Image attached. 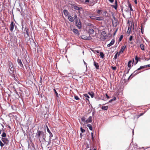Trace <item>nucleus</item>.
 Instances as JSON below:
<instances>
[{"label":"nucleus","mask_w":150,"mask_h":150,"mask_svg":"<svg viewBox=\"0 0 150 150\" xmlns=\"http://www.w3.org/2000/svg\"><path fill=\"white\" fill-rule=\"evenodd\" d=\"M144 113H141L140 114L139 116H142V115H144Z\"/></svg>","instance_id":"6e6d98bb"},{"label":"nucleus","mask_w":150,"mask_h":150,"mask_svg":"<svg viewBox=\"0 0 150 150\" xmlns=\"http://www.w3.org/2000/svg\"><path fill=\"white\" fill-rule=\"evenodd\" d=\"M126 47V46H123L121 47V49L120 50V51L118 52V56L120 55L123 53Z\"/></svg>","instance_id":"f8f14e48"},{"label":"nucleus","mask_w":150,"mask_h":150,"mask_svg":"<svg viewBox=\"0 0 150 150\" xmlns=\"http://www.w3.org/2000/svg\"><path fill=\"white\" fill-rule=\"evenodd\" d=\"M54 93H55V94L56 96L57 97H59V95L58 94V93H57V92L56 91V90L55 89H54Z\"/></svg>","instance_id":"7c9ffc66"},{"label":"nucleus","mask_w":150,"mask_h":150,"mask_svg":"<svg viewBox=\"0 0 150 150\" xmlns=\"http://www.w3.org/2000/svg\"><path fill=\"white\" fill-rule=\"evenodd\" d=\"M18 64L20 65V68L22 69L23 67V65L21 61V59L18 58L17 59Z\"/></svg>","instance_id":"9d476101"},{"label":"nucleus","mask_w":150,"mask_h":150,"mask_svg":"<svg viewBox=\"0 0 150 150\" xmlns=\"http://www.w3.org/2000/svg\"><path fill=\"white\" fill-rule=\"evenodd\" d=\"M90 18L92 19H96V17L95 16H89Z\"/></svg>","instance_id":"473e14b6"},{"label":"nucleus","mask_w":150,"mask_h":150,"mask_svg":"<svg viewBox=\"0 0 150 150\" xmlns=\"http://www.w3.org/2000/svg\"><path fill=\"white\" fill-rule=\"evenodd\" d=\"M92 50L94 53H95L96 54H97V53H99V51L98 50Z\"/></svg>","instance_id":"c756f323"},{"label":"nucleus","mask_w":150,"mask_h":150,"mask_svg":"<svg viewBox=\"0 0 150 150\" xmlns=\"http://www.w3.org/2000/svg\"><path fill=\"white\" fill-rule=\"evenodd\" d=\"M24 31L26 32L27 35H25V38H28L29 36V29L27 27H25L24 29Z\"/></svg>","instance_id":"1a4fd4ad"},{"label":"nucleus","mask_w":150,"mask_h":150,"mask_svg":"<svg viewBox=\"0 0 150 150\" xmlns=\"http://www.w3.org/2000/svg\"><path fill=\"white\" fill-rule=\"evenodd\" d=\"M81 120L82 121H85V118L84 117H82L81 118Z\"/></svg>","instance_id":"09e8293b"},{"label":"nucleus","mask_w":150,"mask_h":150,"mask_svg":"<svg viewBox=\"0 0 150 150\" xmlns=\"http://www.w3.org/2000/svg\"><path fill=\"white\" fill-rule=\"evenodd\" d=\"M9 64L10 65L8 71L10 74H12L13 73L15 69L13 67V64L11 62H10Z\"/></svg>","instance_id":"f03ea898"},{"label":"nucleus","mask_w":150,"mask_h":150,"mask_svg":"<svg viewBox=\"0 0 150 150\" xmlns=\"http://www.w3.org/2000/svg\"><path fill=\"white\" fill-rule=\"evenodd\" d=\"M123 36L122 35H121L120 38H119V40L120 41H121L122 39L123 38Z\"/></svg>","instance_id":"c9c22d12"},{"label":"nucleus","mask_w":150,"mask_h":150,"mask_svg":"<svg viewBox=\"0 0 150 150\" xmlns=\"http://www.w3.org/2000/svg\"><path fill=\"white\" fill-rule=\"evenodd\" d=\"M101 35H103L104 39H105L106 38H105V37H106V36L105 32V31H103L101 33Z\"/></svg>","instance_id":"4be33fe9"},{"label":"nucleus","mask_w":150,"mask_h":150,"mask_svg":"<svg viewBox=\"0 0 150 150\" xmlns=\"http://www.w3.org/2000/svg\"><path fill=\"white\" fill-rule=\"evenodd\" d=\"M84 64H86V63L84 61Z\"/></svg>","instance_id":"774afa93"},{"label":"nucleus","mask_w":150,"mask_h":150,"mask_svg":"<svg viewBox=\"0 0 150 150\" xmlns=\"http://www.w3.org/2000/svg\"><path fill=\"white\" fill-rule=\"evenodd\" d=\"M115 41L114 39H112L110 43L107 45V47H109L112 45L114 43Z\"/></svg>","instance_id":"2eb2a0df"},{"label":"nucleus","mask_w":150,"mask_h":150,"mask_svg":"<svg viewBox=\"0 0 150 150\" xmlns=\"http://www.w3.org/2000/svg\"><path fill=\"white\" fill-rule=\"evenodd\" d=\"M68 19L71 22H73L74 20V18L73 17L71 16L70 15L68 16Z\"/></svg>","instance_id":"4468645a"},{"label":"nucleus","mask_w":150,"mask_h":150,"mask_svg":"<svg viewBox=\"0 0 150 150\" xmlns=\"http://www.w3.org/2000/svg\"><path fill=\"white\" fill-rule=\"evenodd\" d=\"M92 121V117L91 116H89L87 120L84 121L85 124L91 123Z\"/></svg>","instance_id":"6e6552de"},{"label":"nucleus","mask_w":150,"mask_h":150,"mask_svg":"<svg viewBox=\"0 0 150 150\" xmlns=\"http://www.w3.org/2000/svg\"><path fill=\"white\" fill-rule=\"evenodd\" d=\"M114 8L115 9H116L117 8V6H115L114 7Z\"/></svg>","instance_id":"052dcab7"},{"label":"nucleus","mask_w":150,"mask_h":150,"mask_svg":"<svg viewBox=\"0 0 150 150\" xmlns=\"http://www.w3.org/2000/svg\"><path fill=\"white\" fill-rule=\"evenodd\" d=\"M84 98L87 100H88V99L89 98V96L86 94H83Z\"/></svg>","instance_id":"412c9836"},{"label":"nucleus","mask_w":150,"mask_h":150,"mask_svg":"<svg viewBox=\"0 0 150 150\" xmlns=\"http://www.w3.org/2000/svg\"><path fill=\"white\" fill-rule=\"evenodd\" d=\"M138 57H137V56H136L135 58V60L137 61L136 63H137L138 61Z\"/></svg>","instance_id":"8fccbe9b"},{"label":"nucleus","mask_w":150,"mask_h":150,"mask_svg":"<svg viewBox=\"0 0 150 150\" xmlns=\"http://www.w3.org/2000/svg\"><path fill=\"white\" fill-rule=\"evenodd\" d=\"M80 136H81V137H82V134L81 133L80 134Z\"/></svg>","instance_id":"680f3d73"},{"label":"nucleus","mask_w":150,"mask_h":150,"mask_svg":"<svg viewBox=\"0 0 150 150\" xmlns=\"http://www.w3.org/2000/svg\"><path fill=\"white\" fill-rule=\"evenodd\" d=\"M129 69H128V70H127V74H128V73L129 72Z\"/></svg>","instance_id":"bf43d9fd"},{"label":"nucleus","mask_w":150,"mask_h":150,"mask_svg":"<svg viewBox=\"0 0 150 150\" xmlns=\"http://www.w3.org/2000/svg\"><path fill=\"white\" fill-rule=\"evenodd\" d=\"M104 13L106 14V13H107V11H105L104 12Z\"/></svg>","instance_id":"69168bd1"},{"label":"nucleus","mask_w":150,"mask_h":150,"mask_svg":"<svg viewBox=\"0 0 150 150\" xmlns=\"http://www.w3.org/2000/svg\"><path fill=\"white\" fill-rule=\"evenodd\" d=\"M115 4L116 6L117 5V2L116 0L115 1Z\"/></svg>","instance_id":"4d7b16f0"},{"label":"nucleus","mask_w":150,"mask_h":150,"mask_svg":"<svg viewBox=\"0 0 150 150\" xmlns=\"http://www.w3.org/2000/svg\"><path fill=\"white\" fill-rule=\"evenodd\" d=\"M140 47L142 50H144V45H143L142 44H141L140 45Z\"/></svg>","instance_id":"b1692460"},{"label":"nucleus","mask_w":150,"mask_h":150,"mask_svg":"<svg viewBox=\"0 0 150 150\" xmlns=\"http://www.w3.org/2000/svg\"><path fill=\"white\" fill-rule=\"evenodd\" d=\"M46 127H47V131L49 134V137H50L49 139L50 140L51 137H53V134H52V133L50 131V130H49V129L48 128V127L47 126H46Z\"/></svg>","instance_id":"9b49d317"},{"label":"nucleus","mask_w":150,"mask_h":150,"mask_svg":"<svg viewBox=\"0 0 150 150\" xmlns=\"http://www.w3.org/2000/svg\"><path fill=\"white\" fill-rule=\"evenodd\" d=\"M42 131H39L38 130H37V132L36 133V137L37 139H38L39 141L41 142L40 140V136L41 135H42Z\"/></svg>","instance_id":"7ed1b4c3"},{"label":"nucleus","mask_w":150,"mask_h":150,"mask_svg":"<svg viewBox=\"0 0 150 150\" xmlns=\"http://www.w3.org/2000/svg\"><path fill=\"white\" fill-rule=\"evenodd\" d=\"M132 63V61H131V60H130L128 62V67H129V68H130L131 67V63Z\"/></svg>","instance_id":"bb28decb"},{"label":"nucleus","mask_w":150,"mask_h":150,"mask_svg":"<svg viewBox=\"0 0 150 150\" xmlns=\"http://www.w3.org/2000/svg\"><path fill=\"white\" fill-rule=\"evenodd\" d=\"M108 108V107L107 106H103L102 109L105 110H107Z\"/></svg>","instance_id":"a878e982"},{"label":"nucleus","mask_w":150,"mask_h":150,"mask_svg":"<svg viewBox=\"0 0 150 150\" xmlns=\"http://www.w3.org/2000/svg\"><path fill=\"white\" fill-rule=\"evenodd\" d=\"M1 136L2 138H5L6 136V134L5 132H3Z\"/></svg>","instance_id":"cd10ccee"},{"label":"nucleus","mask_w":150,"mask_h":150,"mask_svg":"<svg viewBox=\"0 0 150 150\" xmlns=\"http://www.w3.org/2000/svg\"><path fill=\"white\" fill-rule=\"evenodd\" d=\"M74 98L76 100H78L79 99V97L77 96H75Z\"/></svg>","instance_id":"58836bf2"},{"label":"nucleus","mask_w":150,"mask_h":150,"mask_svg":"<svg viewBox=\"0 0 150 150\" xmlns=\"http://www.w3.org/2000/svg\"><path fill=\"white\" fill-rule=\"evenodd\" d=\"M111 68L112 69V70H115L116 69V67H115L112 66Z\"/></svg>","instance_id":"ea45409f"},{"label":"nucleus","mask_w":150,"mask_h":150,"mask_svg":"<svg viewBox=\"0 0 150 150\" xmlns=\"http://www.w3.org/2000/svg\"><path fill=\"white\" fill-rule=\"evenodd\" d=\"M94 65L95 66L96 69H99V65L98 63H96V62H94Z\"/></svg>","instance_id":"aec40b11"},{"label":"nucleus","mask_w":150,"mask_h":150,"mask_svg":"<svg viewBox=\"0 0 150 150\" xmlns=\"http://www.w3.org/2000/svg\"><path fill=\"white\" fill-rule=\"evenodd\" d=\"M116 99V98L115 97L113 99H111L109 101V102L110 103L113 101H114Z\"/></svg>","instance_id":"2f4dec72"},{"label":"nucleus","mask_w":150,"mask_h":150,"mask_svg":"<svg viewBox=\"0 0 150 150\" xmlns=\"http://www.w3.org/2000/svg\"><path fill=\"white\" fill-rule=\"evenodd\" d=\"M88 94L90 95L91 96V97L92 98H93V93L91 92V93H88Z\"/></svg>","instance_id":"72a5a7b5"},{"label":"nucleus","mask_w":150,"mask_h":150,"mask_svg":"<svg viewBox=\"0 0 150 150\" xmlns=\"http://www.w3.org/2000/svg\"><path fill=\"white\" fill-rule=\"evenodd\" d=\"M1 140L4 144L6 145L8 144L9 142V140L6 138H2Z\"/></svg>","instance_id":"423d86ee"},{"label":"nucleus","mask_w":150,"mask_h":150,"mask_svg":"<svg viewBox=\"0 0 150 150\" xmlns=\"http://www.w3.org/2000/svg\"><path fill=\"white\" fill-rule=\"evenodd\" d=\"M85 3H88L89 2V0H85Z\"/></svg>","instance_id":"864d4df0"},{"label":"nucleus","mask_w":150,"mask_h":150,"mask_svg":"<svg viewBox=\"0 0 150 150\" xmlns=\"http://www.w3.org/2000/svg\"><path fill=\"white\" fill-rule=\"evenodd\" d=\"M132 134L133 135H134V130H133V131H132Z\"/></svg>","instance_id":"0e129e2a"},{"label":"nucleus","mask_w":150,"mask_h":150,"mask_svg":"<svg viewBox=\"0 0 150 150\" xmlns=\"http://www.w3.org/2000/svg\"><path fill=\"white\" fill-rule=\"evenodd\" d=\"M42 135H41L40 136V139L41 138H42L43 139V140L44 141H45V138H46V135L45 134V133L43 132H42Z\"/></svg>","instance_id":"ddd939ff"},{"label":"nucleus","mask_w":150,"mask_h":150,"mask_svg":"<svg viewBox=\"0 0 150 150\" xmlns=\"http://www.w3.org/2000/svg\"><path fill=\"white\" fill-rule=\"evenodd\" d=\"M74 17V20H75V19H76V18H77V16L75 14V15H74V17Z\"/></svg>","instance_id":"3c124183"},{"label":"nucleus","mask_w":150,"mask_h":150,"mask_svg":"<svg viewBox=\"0 0 150 150\" xmlns=\"http://www.w3.org/2000/svg\"><path fill=\"white\" fill-rule=\"evenodd\" d=\"M14 23L13 22H12L10 24V30L12 31L14 29Z\"/></svg>","instance_id":"dca6fc26"},{"label":"nucleus","mask_w":150,"mask_h":150,"mask_svg":"<svg viewBox=\"0 0 150 150\" xmlns=\"http://www.w3.org/2000/svg\"><path fill=\"white\" fill-rule=\"evenodd\" d=\"M100 57L102 58H103L104 57V54L103 52H100Z\"/></svg>","instance_id":"c85d7f7f"},{"label":"nucleus","mask_w":150,"mask_h":150,"mask_svg":"<svg viewBox=\"0 0 150 150\" xmlns=\"http://www.w3.org/2000/svg\"><path fill=\"white\" fill-rule=\"evenodd\" d=\"M86 126L88 127L89 129L90 130H92V129H93L92 127V125L91 124H88Z\"/></svg>","instance_id":"5701e85b"},{"label":"nucleus","mask_w":150,"mask_h":150,"mask_svg":"<svg viewBox=\"0 0 150 150\" xmlns=\"http://www.w3.org/2000/svg\"><path fill=\"white\" fill-rule=\"evenodd\" d=\"M96 19L98 21H102L103 18L102 17H96Z\"/></svg>","instance_id":"393cba45"},{"label":"nucleus","mask_w":150,"mask_h":150,"mask_svg":"<svg viewBox=\"0 0 150 150\" xmlns=\"http://www.w3.org/2000/svg\"><path fill=\"white\" fill-rule=\"evenodd\" d=\"M73 31L75 34H77L78 35H79V34L78 30L76 29H74L73 30Z\"/></svg>","instance_id":"6ab92c4d"},{"label":"nucleus","mask_w":150,"mask_h":150,"mask_svg":"<svg viewBox=\"0 0 150 150\" xmlns=\"http://www.w3.org/2000/svg\"><path fill=\"white\" fill-rule=\"evenodd\" d=\"M3 127V128H2V129H3V128L4 127V126L3 125H1Z\"/></svg>","instance_id":"e2e57ef3"},{"label":"nucleus","mask_w":150,"mask_h":150,"mask_svg":"<svg viewBox=\"0 0 150 150\" xmlns=\"http://www.w3.org/2000/svg\"><path fill=\"white\" fill-rule=\"evenodd\" d=\"M150 67V64L145 65L144 66H141L140 67L138 68L136 70L134 71L133 73L129 77L128 79L132 78L133 77L135 76V75L139 74L140 72V71H138L144 68L147 67Z\"/></svg>","instance_id":"f257e3e1"},{"label":"nucleus","mask_w":150,"mask_h":150,"mask_svg":"<svg viewBox=\"0 0 150 150\" xmlns=\"http://www.w3.org/2000/svg\"><path fill=\"white\" fill-rule=\"evenodd\" d=\"M134 2L135 4H137V0H135V1H134Z\"/></svg>","instance_id":"13d9d810"},{"label":"nucleus","mask_w":150,"mask_h":150,"mask_svg":"<svg viewBox=\"0 0 150 150\" xmlns=\"http://www.w3.org/2000/svg\"><path fill=\"white\" fill-rule=\"evenodd\" d=\"M81 38L82 39L86 40H90L92 39L91 37L89 36L88 37L85 35H82L81 36Z\"/></svg>","instance_id":"0eeeda50"},{"label":"nucleus","mask_w":150,"mask_h":150,"mask_svg":"<svg viewBox=\"0 0 150 150\" xmlns=\"http://www.w3.org/2000/svg\"><path fill=\"white\" fill-rule=\"evenodd\" d=\"M141 32L142 34H143V32H144V29H143L142 27V26L141 28Z\"/></svg>","instance_id":"37998d69"},{"label":"nucleus","mask_w":150,"mask_h":150,"mask_svg":"<svg viewBox=\"0 0 150 150\" xmlns=\"http://www.w3.org/2000/svg\"><path fill=\"white\" fill-rule=\"evenodd\" d=\"M110 2L111 3H112L114 1V0H109Z\"/></svg>","instance_id":"5fc2aeb1"},{"label":"nucleus","mask_w":150,"mask_h":150,"mask_svg":"<svg viewBox=\"0 0 150 150\" xmlns=\"http://www.w3.org/2000/svg\"><path fill=\"white\" fill-rule=\"evenodd\" d=\"M91 138H92V140L93 141L94 139V137H93V133L92 132L91 133Z\"/></svg>","instance_id":"e433bc0d"},{"label":"nucleus","mask_w":150,"mask_h":150,"mask_svg":"<svg viewBox=\"0 0 150 150\" xmlns=\"http://www.w3.org/2000/svg\"><path fill=\"white\" fill-rule=\"evenodd\" d=\"M133 37L132 36H130L129 38V41H131Z\"/></svg>","instance_id":"c03bdc74"},{"label":"nucleus","mask_w":150,"mask_h":150,"mask_svg":"<svg viewBox=\"0 0 150 150\" xmlns=\"http://www.w3.org/2000/svg\"><path fill=\"white\" fill-rule=\"evenodd\" d=\"M72 74L71 73H69L68 74V76H67V77H71L72 76Z\"/></svg>","instance_id":"4c0bfd02"},{"label":"nucleus","mask_w":150,"mask_h":150,"mask_svg":"<svg viewBox=\"0 0 150 150\" xmlns=\"http://www.w3.org/2000/svg\"><path fill=\"white\" fill-rule=\"evenodd\" d=\"M129 8H130V11H132L133 9H132V6H131V5L130 4H129Z\"/></svg>","instance_id":"79ce46f5"},{"label":"nucleus","mask_w":150,"mask_h":150,"mask_svg":"<svg viewBox=\"0 0 150 150\" xmlns=\"http://www.w3.org/2000/svg\"><path fill=\"white\" fill-rule=\"evenodd\" d=\"M76 25L80 29L81 27V23L80 20L76 19L75 20Z\"/></svg>","instance_id":"20e7f679"},{"label":"nucleus","mask_w":150,"mask_h":150,"mask_svg":"<svg viewBox=\"0 0 150 150\" xmlns=\"http://www.w3.org/2000/svg\"><path fill=\"white\" fill-rule=\"evenodd\" d=\"M64 15L66 16H68L69 14V13L68 11L66 9H64L63 11Z\"/></svg>","instance_id":"a211bd4d"},{"label":"nucleus","mask_w":150,"mask_h":150,"mask_svg":"<svg viewBox=\"0 0 150 150\" xmlns=\"http://www.w3.org/2000/svg\"><path fill=\"white\" fill-rule=\"evenodd\" d=\"M131 31V28L130 27H128L127 32H130Z\"/></svg>","instance_id":"a19ab883"},{"label":"nucleus","mask_w":150,"mask_h":150,"mask_svg":"<svg viewBox=\"0 0 150 150\" xmlns=\"http://www.w3.org/2000/svg\"><path fill=\"white\" fill-rule=\"evenodd\" d=\"M94 33V30L93 29H90L89 30V33L90 34V35H91L92 34H93Z\"/></svg>","instance_id":"f3484780"},{"label":"nucleus","mask_w":150,"mask_h":150,"mask_svg":"<svg viewBox=\"0 0 150 150\" xmlns=\"http://www.w3.org/2000/svg\"><path fill=\"white\" fill-rule=\"evenodd\" d=\"M102 11L101 10H98L97 11V13H98V14H100L101 12V11Z\"/></svg>","instance_id":"a18cd8bd"},{"label":"nucleus","mask_w":150,"mask_h":150,"mask_svg":"<svg viewBox=\"0 0 150 150\" xmlns=\"http://www.w3.org/2000/svg\"><path fill=\"white\" fill-rule=\"evenodd\" d=\"M80 129L82 133H83L85 131V129H83L82 127H81Z\"/></svg>","instance_id":"f704fd0d"},{"label":"nucleus","mask_w":150,"mask_h":150,"mask_svg":"<svg viewBox=\"0 0 150 150\" xmlns=\"http://www.w3.org/2000/svg\"><path fill=\"white\" fill-rule=\"evenodd\" d=\"M106 96L108 99H109L110 98V97H109V96H108V95H107V94H106Z\"/></svg>","instance_id":"603ef678"},{"label":"nucleus","mask_w":150,"mask_h":150,"mask_svg":"<svg viewBox=\"0 0 150 150\" xmlns=\"http://www.w3.org/2000/svg\"><path fill=\"white\" fill-rule=\"evenodd\" d=\"M4 143H1V144H0V146L2 147L4 145Z\"/></svg>","instance_id":"de8ad7c7"},{"label":"nucleus","mask_w":150,"mask_h":150,"mask_svg":"<svg viewBox=\"0 0 150 150\" xmlns=\"http://www.w3.org/2000/svg\"><path fill=\"white\" fill-rule=\"evenodd\" d=\"M85 1V0H81V1L82 2H83Z\"/></svg>","instance_id":"338daca9"},{"label":"nucleus","mask_w":150,"mask_h":150,"mask_svg":"<svg viewBox=\"0 0 150 150\" xmlns=\"http://www.w3.org/2000/svg\"><path fill=\"white\" fill-rule=\"evenodd\" d=\"M72 8H74L76 10L79 11V13H80V11L82 10V8L79 7L75 4L73 5L72 6Z\"/></svg>","instance_id":"39448f33"},{"label":"nucleus","mask_w":150,"mask_h":150,"mask_svg":"<svg viewBox=\"0 0 150 150\" xmlns=\"http://www.w3.org/2000/svg\"><path fill=\"white\" fill-rule=\"evenodd\" d=\"M118 54V52L114 56V58H115V59H116L117 58V54Z\"/></svg>","instance_id":"49530a36"}]
</instances>
